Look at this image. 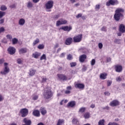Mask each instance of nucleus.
Here are the masks:
<instances>
[{
    "instance_id": "nucleus-1",
    "label": "nucleus",
    "mask_w": 125,
    "mask_h": 125,
    "mask_svg": "<svg viewBox=\"0 0 125 125\" xmlns=\"http://www.w3.org/2000/svg\"><path fill=\"white\" fill-rule=\"evenodd\" d=\"M124 9L118 8L115 10V14L114 18L116 21H119L121 19V17H123V13H124Z\"/></svg>"
},
{
    "instance_id": "nucleus-2",
    "label": "nucleus",
    "mask_w": 125,
    "mask_h": 125,
    "mask_svg": "<svg viewBox=\"0 0 125 125\" xmlns=\"http://www.w3.org/2000/svg\"><path fill=\"white\" fill-rule=\"evenodd\" d=\"M52 92H51V89L50 87H46L44 89L43 96L46 99H49L52 97Z\"/></svg>"
},
{
    "instance_id": "nucleus-3",
    "label": "nucleus",
    "mask_w": 125,
    "mask_h": 125,
    "mask_svg": "<svg viewBox=\"0 0 125 125\" xmlns=\"http://www.w3.org/2000/svg\"><path fill=\"white\" fill-rule=\"evenodd\" d=\"M9 67H8V63L4 62V68L3 70L0 72V74L2 75H7L9 73Z\"/></svg>"
},
{
    "instance_id": "nucleus-4",
    "label": "nucleus",
    "mask_w": 125,
    "mask_h": 125,
    "mask_svg": "<svg viewBox=\"0 0 125 125\" xmlns=\"http://www.w3.org/2000/svg\"><path fill=\"white\" fill-rule=\"evenodd\" d=\"M119 4V1L117 0H109L106 3L107 6H110V5H117Z\"/></svg>"
},
{
    "instance_id": "nucleus-5",
    "label": "nucleus",
    "mask_w": 125,
    "mask_h": 125,
    "mask_svg": "<svg viewBox=\"0 0 125 125\" xmlns=\"http://www.w3.org/2000/svg\"><path fill=\"white\" fill-rule=\"evenodd\" d=\"M64 24H67V21L63 19H61L59 21H58L56 22L57 27L60 26V25H63Z\"/></svg>"
},
{
    "instance_id": "nucleus-6",
    "label": "nucleus",
    "mask_w": 125,
    "mask_h": 125,
    "mask_svg": "<svg viewBox=\"0 0 125 125\" xmlns=\"http://www.w3.org/2000/svg\"><path fill=\"white\" fill-rule=\"evenodd\" d=\"M46 9H51L53 7V1L49 0L45 5Z\"/></svg>"
},
{
    "instance_id": "nucleus-7",
    "label": "nucleus",
    "mask_w": 125,
    "mask_h": 125,
    "mask_svg": "<svg viewBox=\"0 0 125 125\" xmlns=\"http://www.w3.org/2000/svg\"><path fill=\"white\" fill-rule=\"evenodd\" d=\"M29 111L27 108H23L20 110V113L22 117H26L28 115Z\"/></svg>"
},
{
    "instance_id": "nucleus-8",
    "label": "nucleus",
    "mask_w": 125,
    "mask_h": 125,
    "mask_svg": "<svg viewBox=\"0 0 125 125\" xmlns=\"http://www.w3.org/2000/svg\"><path fill=\"white\" fill-rule=\"evenodd\" d=\"M8 52L11 55H13L16 52V49H15L14 47L10 46L8 48Z\"/></svg>"
},
{
    "instance_id": "nucleus-9",
    "label": "nucleus",
    "mask_w": 125,
    "mask_h": 125,
    "mask_svg": "<svg viewBox=\"0 0 125 125\" xmlns=\"http://www.w3.org/2000/svg\"><path fill=\"white\" fill-rule=\"evenodd\" d=\"M83 37L82 35H78L76 36H75L73 38L74 42H80L82 41Z\"/></svg>"
},
{
    "instance_id": "nucleus-10",
    "label": "nucleus",
    "mask_w": 125,
    "mask_h": 125,
    "mask_svg": "<svg viewBox=\"0 0 125 125\" xmlns=\"http://www.w3.org/2000/svg\"><path fill=\"white\" fill-rule=\"evenodd\" d=\"M57 77L60 81H66L67 80L66 76L62 74H57Z\"/></svg>"
},
{
    "instance_id": "nucleus-11",
    "label": "nucleus",
    "mask_w": 125,
    "mask_h": 125,
    "mask_svg": "<svg viewBox=\"0 0 125 125\" xmlns=\"http://www.w3.org/2000/svg\"><path fill=\"white\" fill-rule=\"evenodd\" d=\"M120 103L117 100H114L112 101L109 104L110 106H111V107H116V106H118L119 105Z\"/></svg>"
},
{
    "instance_id": "nucleus-12",
    "label": "nucleus",
    "mask_w": 125,
    "mask_h": 125,
    "mask_svg": "<svg viewBox=\"0 0 125 125\" xmlns=\"http://www.w3.org/2000/svg\"><path fill=\"white\" fill-rule=\"evenodd\" d=\"M115 71L117 73H121L123 71V66L120 65H117L115 66Z\"/></svg>"
},
{
    "instance_id": "nucleus-13",
    "label": "nucleus",
    "mask_w": 125,
    "mask_h": 125,
    "mask_svg": "<svg viewBox=\"0 0 125 125\" xmlns=\"http://www.w3.org/2000/svg\"><path fill=\"white\" fill-rule=\"evenodd\" d=\"M61 30H63V31H67V32H70L72 30V26H62L60 28Z\"/></svg>"
},
{
    "instance_id": "nucleus-14",
    "label": "nucleus",
    "mask_w": 125,
    "mask_h": 125,
    "mask_svg": "<svg viewBox=\"0 0 125 125\" xmlns=\"http://www.w3.org/2000/svg\"><path fill=\"white\" fill-rule=\"evenodd\" d=\"M107 76H108V74L104 72L100 74V78L101 80H106V79H107Z\"/></svg>"
},
{
    "instance_id": "nucleus-15",
    "label": "nucleus",
    "mask_w": 125,
    "mask_h": 125,
    "mask_svg": "<svg viewBox=\"0 0 125 125\" xmlns=\"http://www.w3.org/2000/svg\"><path fill=\"white\" fill-rule=\"evenodd\" d=\"M86 59V55H82L80 56L79 58V61L81 62V63H83L84 62V60Z\"/></svg>"
},
{
    "instance_id": "nucleus-16",
    "label": "nucleus",
    "mask_w": 125,
    "mask_h": 125,
    "mask_svg": "<svg viewBox=\"0 0 125 125\" xmlns=\"http://www.w3.org/2000/svg\"><path fill=\"white\" fill-rule=\"evenodd\" d=\"M25 23H26V21L23 18L20 19L19 20V25H20V26H24Z\"/></svg>"
},
{
    "instance_id": "nucleus-17",
    "label": "nucleus",
    "mask_w": 125,
    "mask_h": 125,
    "mask_svg": "<svg viewBox=\"0 0 125 125\" xmlns=\"http://www.w3.org/2000/svg\"><path fill=\"white\" fill-rule=\"evenodd\" d=\"M119 31L121 33H125V25L121 24L119 26Z\"/></svg>"
},
{
    "instance_id": "nucleus-18",
    "label": "nucleus",
    "mask_w": 125,
    "mask_h": 125,
    "mask_svg": "<svg viewBox=\"0 0 125 125\" xmlns=\"http://www.w3.org/2000/svg\"><path fill=\"white\" fill-rule=\"evenodd\" d=\"M23 123L25 125H31L32 124V121L27 118H24L23 119Z\"/></svg>"
},
{
    "instance_id": "nucleus-19",
    "label": "nucleus",
    "mask_w": 125,
    "mask_h": 125,
    "mask_svg": "<svg viewBox=\"0 0 125 125\" xmlns=\"http://www.w3.org/2000/svg\"><path fill=\"white\" fill-rule=\"evenodd\" d=\"M75 87L79 88L80 89H83L84 88V85L82 83H77L75 85Z\"/></svg>"
},
{
    "instance_id": "nucleus-20",
    "label": "nucleus",
    "mask_w": 125,
    "mask_h": 125,
    "mask_svg": "<svg viewBox=\"0 0 125 125\" xmlns=\"http://www.w3.org/2000/svg\"><path fill=\"white\" fill-rule=\"evenodd\" d=\"M41 55V53L36 52L33 54L32 57H33V58H35L36 59H38V58H39Z\"/></svg>"
},
{
    "instance_id": "nucleus-21",
    "label": "nucleus",
    "mask_w": 125,
    "mask_h": 125,
    "mask_svg": "<svg viewBox=\"0 0 125 125\" xmlns=\"http://www.w3.org/2000/svg\"><path fill=\"white\" fill-rule=\"evenodd\" d=\"M72 40L73 39L71 38H67L65 41V44H66V45H70V44L72 43Z\"/></svg>"
},
{
    "instance_id": "nucleus-22",
    "label": "nucleus",
    "mask_w": 125,
    "mask_h": 125,
    "mask_svg": "<svg viewBox=\"0 0 125 125\" xmlns=\"http://www.w3.org/2000/svg\"><path fill=\"white\" fill-rule=\"evenodd\" d=\"M75 105H76V102L71 101L68 103L67 106L68 107H71V108H73V107H74Z\"/></svg>"
},
{
    "instance_id": "nucleus-23",
    "label": "nucleus",
    "mask_w": 125,
    "mask_h": 125,
    "mask_svg": "<svg viewBox=\"0 0 125 125\" xmlns=\"http://www.w3.org/2000/svg\"><path fill=\"white\" fill-rule=\"evenodd\" d=\"M33 115L35 117H40V111L38 110H34L33 112Z\"/></svg>"
},
{
    "instance_id": "nucleus-24",
    "label": "nucleus",
    "mask_w": 125,
    "mask_h": 125,
    "mask_svg": "<svg viewBox=\"0 0 125 125\" xmlns=\"http://www.w3.org/2000/svg\"><path fill=\"white\" fill-rule=\"evenodd\" d=\"M26 52H27V49L26 48H23L19 50L20 54H23V53H26Z\"/></svg>"
},
{
    "instance_id": "nucleus-25",
    "label": "nucleus",
    "mask_w": 125,
    "mask_h": 125,
    "mask_svg": "<svg viewBox=\"0 0 125 125\" xmlns=\"http://www.w3.org/2000/svg\"><path fill=\"white\" fill-rule=\"evenodd\" d=\"M64 119H59L57 125H64Z\"/></svg>"
},
{
    "instance_id": "nucleus-26",
    "label": "nucleus",
    "mask_w": 125,
    "mask_h": 125,
    "mask_svg": "<svg viewBox=\"0 0 125 125\" xmlns=\"http://www.w3.org/2000/svg\"><path fill=\"white\" fill-rule=\"evenodd\" d=\"M36 74V70L34 69H30L29 70V76H31V77H33L34 75Z\"/></svg>"
},
{
    "instance_id": "nucleus-27",
    "label": "nucleus",
    "mask_w": 125,
    "mask_h": 125,
    "mask_svg": "<svg viewBox=\"0 0 125 125\" xmlns=\"http://www.w3.org/2000/svg\"><path fill=\"white\" fill-rule=\"evenodd\" d=\"M40 112L42 115H44L46 114V109L42 107L40 109Z\"/></svg>"
},
{
    "instance_id": "nucleus-28",
    "label": "nucleus",
    "mask_w": 125,
    "mask_h": 125,
    "mask_svg": "<svg viewBox=\"0 0 125 125\" xmlns=\"http://www.w3.org/2000/svg\"><path fill=\"white\" fill-rule=\"evenodd\" d=\"M40 42V40L38 38L36 39V40L33 42V46H35L36 44H38Z\"/></svg>"
},
{
    "instance_id": "nucleus-29",
    "label": "nucleus",
    "mask_w": 125,
    "mask_h": 125,
    "mask_svg": "<svg viewBox=\"0 0 125 125\" xmlns=\"http://www.w3.org/2000/svg\"><path fill=\"white\" fill-rule=\"evenodd\" d=\"M85 109V107H82L79 109V113H84Z\"/></svg>"
},
{
    "instance_id": "nucleus-30",
    "label": "nucleus",
    "mask_w": 125,
    "mask_h": 125,
    "mask_svg": "<svg viewBox=\"0 0 125 125\" xmlns=\"http://www.w3.org/2000/svg\"><path fill=\"white\" fill-rule=\"evenodd\" d=\"M12 42L13 44H16V43H17V42H18V39H17L16 38H13L12 40Z\"/></svg>"
},
{
    "instance_id": "nucleus-31",
    "label": "nucleus",
    "mask_w": 125,
    "mask_h": 125,
    "mask_svg": "<svg viewBox=\"0 0 125 125\" xmlns=\"http://www.w3.org/2000/svg\"><path fill=\"white\" fill-rule=\"evenodd\" d=\"M105 122V120L104 119L100 120L98 122V125H105L104 123Z\"/></svg>"
},
{
    "instance_id": "nucleus-32",
    "label": "nucleus",
    "mask_w": 125,
    "mask_h": 125,
    "mask_svg": "<svg viewBox=\"0 0 125 125\" xmlns=\"http://www.w3.org/2000/svg\"><path fill=\"white\" fill-rule=\"evenodd\" d=\"M17 63L18 64H22L23 63V59H18L17 60Z\"/></svg>"
},
{
    "instance_id": "nucleus-33",
    "label": "nucleus",
    "mask_w": 125,
    "mask_h": 125,
    "mask_svg": "<svg viewBox=\"0 0 125 125\" xmlns=\"http://www.w3.org/2000/svg\"><path fill=\"white\" fill-rule=\"evenodd\" d=\"M40 60H46V55L43 54L40 58Z\"/></svg>"
},
{
    "instance_id": "nucleus-34",
    "label": "nucleus",
    "mask_w": 125,
    "mask_h": 125,
    "mask_svg": "<svg viewBox=\"0 0 125 125\" xmlns=\"http://www.w3.org/2000/svg\"><path fill=\"white\" fill-rule=\"evenodd\" d=\"M90 117V115H89V113H85L84 114V119H89Z\"/></svg>"
},
{
    "instance_id": "nucleus-35",
    "label": "nucleus",
    "mask_w": 125,
    "mask_h": 125,
    "mask_svg": "<svg viewBox=\"0 0 125 125\" xmlns=\"http://www.w3.org/2000/svg\"><path fill=\"white\" fill-rule=\"evenodd\" d=\"M38 48H39V49H43L44 48V44H39L38 46Z\"/></svg>"
},
{
    "instance_id": "nucleus-36",
    "label": "nucleus",
    "mask_w": 125,
    "mask_h": 125,
    "mask_svg": "<svg viewBox=\"0 0 125 125\" xmlns=\"http://www.w3.org/2000/svg\"><path fill=\"white\" fill-rule=\"evenodd\" d=\"M47 79H46V77H42V83H46V80Z\"/></svg>"
},
{
    "instance_id": "nucleus-37",
    "label": "nucleus",
    "mask_w": 125,
    "mask_h": 125,
    "mask_svg": "<svg viewBox=\"0 0 125 125\" xmlns=\"http://www.w3.org/2000/svg\"><path fill=\"white\" fill-rule=\"evenodd\" d=\"M27 7L28 8H31L33 7V3H32V2H28L27 3Z\"/></svg>"
},
{
    "instance_id": "nucleus-38",
    "label": "nucleus",
    "mask_w": 125,
    "mask_h": 125,
    "mask_svg": "<svg viewBox=\"0 0 125 125\" xmlns=\"http://www.w3.org/2000/svg\"><path fill=\"white\" fill-rule=\"evenodd\" d=\"M72 124H73V125H76L78 124V119L76 118H73V119L72 120Z\"/></svg>"
},
{
    "instance_id": "nucleus-39",
    "label": "nucleus",
    "mask_w": 125,
    "mask_h": 125,
    "mask_svg": "<svg viewBox=\"0 0 125 125\" xmlns=\"http://www.w3.org/2000/svg\"><path fill=\"white\" fill-rule=\"evenodd\" d=\"M67 60H72L73 59V57L72 56V55L68 54L67 57Z\"/></svg>"
},
{
    "instance_id": "nucleus-40",
    "label": "nucleus",
    "mask_w": 125,
    "mask_h": 125,
    "mask_svg": "<svg viewBox=\"0 0 125 125\" xmlns=\"http://www.w3.org/2000/svg\"><path fill=\"white\" fill-rule=\"evenodd\" d=\"M5 15V12L0 11V18L3 17Z\"/></svg>"
},
{
    "instance_id": "nucleus-41",
    "label": "nucleus",
    "mask_w": 125,
    "mask_h": 125,
    "mask_svg": "<svg viewBox=\"0 0 125 125\" xmlns=\"http://www.w3.org/2000/svg\"><path fill=\"white\" fill-rule=\"evenodd\" d=\"M6 38L7 39H8V40H9L10 41H11V40H12V36L8 34L6 36Z\"/></svg>"
},
{
    "instance_id": "nucleus-42",
    "label": "nucleus",
    "mask_w": 125,
    "mask_h": 125,
    "mask_svg": "<svg viewBox=\"0 0 125 125\" xmlns=\"http://www.w3.org/2000/svg\"><path fill=\"white\" fill-rule=\"evenodd\" d=\"M0 8H1V10H2L3 11H4V10H5L6 9H7V8H6V6L4 5H2Z\"/></svg>"
},
{
    "instance_id": "nucleus-43",
    "label": "nucleus",
    "mask_w": 125,
    "mask_h": 125,
    "mask_svg": "<svg viewBox=\"0 0 125 125\" xmlns=\"http://www.w3.org/2000/svg\"><path fill=\"white\" fill-rule=\"evenodd\" d=\"M91 66H94V65H95V59L92 60V61H91Z\"/></svg>"
},
{
    "instance_id": "nucleus-44",
    "label": "nucleus",
    "mask_w": 125,
    "mask_h": 125,
    "mask_svg": "<svg viewBox=\"0 0 125 125\" xmlns=\"http://www.w3.org/2000/svg\"><path fill=\"white\" fill-rule=\"evenodd\" d=\"M70 64V67H75L76 65H77V63L74 62H71Z\"/></svg>"
},
{
    "instance_id": "nucleus-45",
    "label": "nucleus",
    "mask_w": 125,
    "mask_h": 125,
    "mask_svg": "<svg viewBox=\"0 0 125 125\" xmlns=\"http://www.w3.org/2000/svg\"><path fill=\"white\" fill-rule=\"evenodd\" d=\"M4 27H1L0 28V34H1V33H3L4 32Z\"/></svg>"
},
{
    "instance_id": "nucleus-46",
    "label": "nucleus",
    "mask_w": 125,
    "mask_h": 125,
    "mask_svg": "<svg viewBox=\"0 0 125 125\" xmlns=\"http://www.w3.org/2000/svg\"><path fill=\"white\" fill-rule=\"evenodd\" d=\"M65 55H66V53H62L60 55V57L61 58H63V57H64L65 56Z\"/></svg>"
},
{
    "instance_id": "nucleus-47",
    "label": "nucleus",
    "mask_w": 125,
    "mask_h": 125,
    "mask_svg": "<svg viewBox=\"0 0 125 125\" xmlns=\"http://www.w3.org/2000/svg\"><path fill=\"white\" fill-rule=\"evenodd\" d=\"M98 46H99V48H100V49H102V47H103V44H102V43H99L98 44Z\"/></svg>"
},
{
    "instance_id": "nucleus-48",
    "label": "nucleus",
    "mask_w": 125,
    "mask_h": 125,
    "mask_svg": "<svg viewBox=\"0 0 125 125\" xmlns=\"http://www.w3.org/2000/svg\"><path fill=\"white\" fill-rule=\"evenodd\" d=\"M107 86H110V85H111V84H112V81H108L107 82Z\"/></svg>"
},
{
    "instance_id": "nucleus-49",
    "label": "nucleus",
    "mask_w": 125,
    "mask_h": 125,
    "mask_svg": "<svg viewBox=\"0 0 125 125\" xmlns=\"http://www.w3.org/2000/svg\"><path fill=\"white\" fill-rule=\"evenodd\" d=\"M102 31H103V32H106V31H107V28L105 26H103L102 28Z\"/></svg>"
},
{
    "instance_id": "nucleus-50",
    "label": "nucleus",
    "mask_w": 125,
    "mask_h": 125,
    "mask_svg": "<svg viewBox=\"0 0 125 125\" xmlns=\"http://www.w3.org/2000/svg\"><path fill=\"white\" fill-rule=\"evenodd\" d=\"M122 81V78L120 77L116 78V82H121Z\"/></svg>"
},
{
    "instance_id": "nucleus-51",
    "label": "nucleus",
    "mask_w": 125,
    "mask_h": 125,
    "mask_svg": "<svg viewBox=\"0 0 125 125\" xmlns=\"http://www.w3.org/2000/svg\"><path fill=\"white\" fill-rule=\"evenodd\" d=\"M4 62V59H0V64L1 65V64H3Z\"/></svg>"
},
{
    "instance_id": "nucleus-52",
    "label": "nucleus",
    "mask_w": 125,
    "mask_h": 125,
    "mask_svg": "<svg viewBox=\"0 0 125 125\" xmlns=\"http://www.w3.org/2000/svg\"><path fill=\"white\" fill-rule=\"evenodd\" d=\"M59 17H60V15H59V14L56 15L54 16L55 19H58V18H59Z\"/></svg>"
},
{
    "instance_id": "nucleus-53",
    "label": "nucleus",
    "mask_w": 125,
    "mask_h": 125,
    "mask_svg": "<svg viewBox=\"0 0 125 125\" xmlns=\"http://www.w3.org/2000/svg\"><path fill=\"white\" fill-rule=\"evenodd\" d=\"M64 93H65V94H70V93H71V91L69 90H67L65 91Z\"/></svg>"
},
{
    "instance_id": "nucleus-54",
    "label": "nucleus",
    "mask_w": 125,
    "mask_h": 125,
    "mask_svg": "<svg viewBox=\"0 0 125 125\" xmlns=\"http://www.w3.org/2000/svg\"><path fill=\"white\" fill-rule=\"evenodd\" d=\"M38 98H39V97L37 95L34 96L33 97V100H37Z\"/></svg>"
},
{
    "instance_id": "nucleus-55",
    "label": "nucleus",
    "mask_w": 125,
    "mask_h": 125,
    "mask_svg": "<svg viewBox=\"0 0 125 125\" xmlns=\"http://www.w3.org/2000/svg\"><path fill=\"white\" fill-rule=\"evenodd\" d=\"M2 42H3L4 43H6V42H7V41H6V39L4 38V39L2 40Z\"/></svg>"
},
{
    "instance_id": "nucleus-56",
    "label": "nucleus",
    "mask_w": 125,
    "mask_h": 125,
    "mask_svg": "<svg viewBox=\"0 0 125 125\" xmlns=\"http://www.w3.org/2000/svg\"><path fill=\"white\" fill-rule=\"evenodd\" d=\"M4 22V19L0 20V24H3Z\"/></svg>"
},
{
    "instance_id": "nucleus-57",
    "label": "nucleus",
    "mask_w": 125,
    "mask_h": 125,
    "mask_svg": "<svg viewBox=\"0 0 125 125\" xmlns=\"http://www.w3.org/2000/svg\"><path fill=\"white\" fill-rule=\"evenodd\" d=\"M87 68L86 67V66H84L83 67V68L82 69V70L83 71V72H85V70H87Z\"/></svg>"
},
{
    "instance_id": "nucleus-58",
    "label": "nucleus",
    "mask_w": 125,
    "mask_h": 125,
    "mask_svg": "<svg viewBox=\"0 0 125 125\" xmlns=\"http://www.w3.org/2000/svg\"><path fill=\"white\" fill-rule=\"evenodd\" d=\"M104 94L107 96H109V95H110V93L109 92H105Z\"/></svg>"
},
{
    "instance_id": "nucleus-59",
    "label": "nucleus",
    "mask_w": 125,
    "mask_h": 125,
    "mask_svg": "<svg viewBox=\"0 0 125 125\" xmlns=\"http://www.w3.org/2000/svg\"><path fill=\"white\" fill-rule=\"evenodd\" d=\"M82 14H79L77 16H76V18H80V17H82Z\"/></svg>"
},
{
    "instance_id": "nucleus-60",
    "label": "nucleus",
    "mask_w": 125,
    "mask_h": 125,
    "mask_svg": "<svg viewBox=\"0 0 125 125\" xmlns=\"http://www.w3.org/2000/svg\"><path fill=\"white\" fill-rule=\"evenodd\" d=\"M2 100H3V97L2 96H1V95H0V101H2Z\"/></svg>"
},
{
    "instance_id": "nucleus-61",
    "label": "nucleus",
    "mask_w": 125,
    "mask_h": 125,
    "mask_svg": "<svg viewBox=\"0 0 125 125\" xmlns=\"http://www.w3.org/2000/svg\"><path fill=\"white\" fill-rule=\"evenodd\" d=\"M96 9H99V8H100V5H97L96 6V7H95Z\"/></svg>"
},
{
    "instance_id": "nucleus-62",
    "label": "nucleus",
    "mask_w": 125,
    "mask_h": 125,
    "mask_svg": "<svg viewBox=\"0 0 125 125\" xmlns=\"http://www.w3.org/2000/svg\"><path fill=\"white\" fill-rule=\"evenodd\" d=\"M106 61L107 62H111V58H107Z\"/></svg>"
},
{
    "instance_id": "nucleus-63",
    "label": "nucleus",
    "mask_w": 125,
    "mask_h": 125,
    "mask_svg": "<svg viewBox=\"0 0 125 125\" xmlns=\"http://www.w3.org/2000/svg\"><path fill=\"white\" fill-rule=\"evenodd\" d=\"M10 8H15V4H13L10 6Z\"/></svg>"
},
{
    "instance_id": "nucleus-64",
    "label": "nucleus",
    "mask_w": 125,
    "mask_h": 125,
    "mask_svg": "<svg viewBox=\"0 0 125 125\" xmlns=\"http://www.w3.org/2000/svg\"><path fill=\"white\" fill-rule=\"evenodd\" d=\"M67 90H71V89H72V87H71V86H68L67 87Z\"/></svg>"
}]
</instances>
